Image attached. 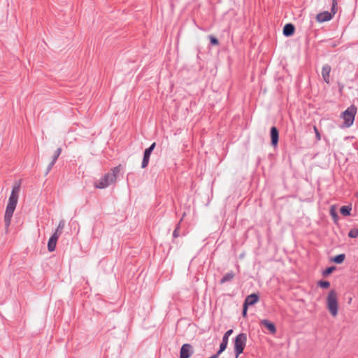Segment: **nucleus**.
Wrapping results in <instances>:
<instances>
[{
    "instance_id": "f257e3e1",
    "label": "nucleus",
    "mask_w": 358,
    "mask_h": 358,
    "mask_svg": "<svg viewBox=\"0 0 358 358\" xmlns=\"http://www.w3.org/2000/svg\"><path fill=\"white\" fill-rule=\"evenodd\" d=\"M19 193L20 185H15L13 187L10 195L9 196L8 202L4 215V222L6 227H8L10 224L13 213L15 210L17 203L18 202Z\"/></svg>"
},
{
    "instance_id": "f03ea898",
    "label": "nucleus",
    "mask_w": 358,
    "mask_h": 358,
    "mask_svg": "<svg viewBox=\"0 0 358 358\" xmlns=\"http://www.w3.org/2000/svg\"><path fill=\"white\" fill-rule=\"evenodd\" d=\"M120 171V166L114 167L110 172L100 178L94 183V187L99 189H104L111 184L115 182L117 175Z\"/></svg>"
},
{
    "instance_id": "7ed1b4c3",
    "label": "nucleus",
    "mask_w": 358,
    "mask_h": 358,
    "mask_svg": "<svg viewBox=\"0 0 358 358\" xmlns=\"http://www.w3.org/2000/svg\"><path fill=\"white\" fill-rule=\"evenodd\" d=\"M326 308L333 317L338 315L339 303L338 293L334 289L329 290L326 297Z\"/></svg>"
},
{
    "instance_id": "20e7f679",
    "label": "nucleus",
    "mask_w": 358,
    "mask_h": 358,
    "mask_svg": "<svg viewBox=\"0 0 358 358\" xmlns=\"http://www.w3.org/2000/svg\"><path fill=\"white\" fill-rule=\"evenodd\" d=\"M357 108L352 105L341 114V118L343 120V127H350L353 124Z\"/></svg>"
},
{
    "instance_id": "39448f33",
    "label": "nucleus",
    "mask_w": 358,
    "mask_h": 358,
    "mask_svg": "<svg viewBox=\"0 0 358 358\" xmlns=\"http://www.w3.org/2000/svg\"><path fill=\"white\" fill-rule=\"evenodd\" d=\"M246 341L247 336L245 334L242 333L236 336L234 341V350L236 352V358H238V356L243 352L246 345Z\"/></svg>"
},
{
    "instance_id": "423d86ee",
    "label": "nucleus",
    "mask_w": 358,
    "mask_h": 358,
    "mask_svg": "<svg viewBox=\"0 0 358 358\" xmlns=\"http://www.w3.org/2000/svg\"><path fill=\"white\" fill-rule=\"evenodd\" d=\"M336 5H337L336 0H332L331 13H329L328 11H324V12L320 13L316 16L317 21L320 23H322V22L330 20L336 13Z\"/></svg>"
},
{
    "instance_id": "0eeeda50",
    "label": "nucleus",
    "mask_w": 358,
    "mask_h": 358,
    "mask_svg": "<svg viewBox=\"0 0 358 358\" xmlns=\"http://www.w3.org/2000/svg\"><path fill=\"white\" fill-rule=\"evenodd\" d=\"M193 354V348L190 344L185 343L182 345L180 351V358H189Z\"/></svg>"
},
{
    "instance_id": "6e6552de",
    "label": "nucleus",
    "mask_w": 358,
    "mask_h": 358,
    "mask_svg": "<svg viewBox=\"0 0 358 358\" xmlns=\"http://www.w3.org/2000/svg\"><path fill=\"white\" fill-rule=\"evenodd\" d=\"M156 145L155 143H153L148 148L145 149L144 152L143 159L142 162V168H145L150 160V156Z\"/></svg>"
},
{
    "instance_id": "1a4fd4ad",
    "label": "nucleus",
    "mask_w": 358,
    "mask_h": 358,
    "mask_svg": "<svg viewBox=\"0 0 358 358\" xmlns=\"http://www.w3.org/2000/svg\"><path fill=\"white\" fill-rule=\"evenodd\" d=\"M232 333H233V330L229 329L224 334V335L222 338V341L220 345V350L218 351V354H220L227 348L229 337L230 336V335Z\"/></svg>"
},
{
    "instance_id": "9d476101",
    "label": "nucleus",
    "mask_w": 358,
    "mask_h": 358,
    "mask_svg": "<svg viewBox=\"0 0 358 358\" xmlns=\"http://www.w3.org/2000/svg\"><path fill=\"white\" fill-rule=\"evenodd\" d=\"M59 234L54 233L53 235L50 238L48 243V248L50 252H52L55 250L56 244L59 238Z\"/></svg>"
},
{
    "instance_id": "9b49d317",
    "label": "nucleus",
    "mask_w": 358,
    "mask_h": 358,
    "mask_svg": "<svg viewBox=\"0 0 358 358\" xmlns=\"http://www.w3.org/2000/svg\"><path fill=\"white\" fill-rule=\"evenodd\" d=\"M279 133L276 127H273L271 129V145L276 147L278 143Z\"/></svg>"
},
{
    "instance_id": "f8f14e48",
    "label": "nucleus",
    "mask_w": 358,
    "mask_h": 358,
    "mask_svg": "<svg viewBox=\"0 0 358 358\" xmlns=\"http://www.w3.org/2000/svg\"><path fill=\"white\" fill-rule=\"evenodd\" d=\"M259 301V296L257 294H252L248 296L245 300L244 304L247 306H252Z\"/></svg>"
},
{
    "instance_id": "ddd939ff",
    "label": "nucleus",
    "mask_w": 358,
    "mask_h": 358,
    "mask_svg": "<svg viewBox=\"0 0 358 358\" xmlns=\"http://www.w3.org/2000/svg\"><path fill=\"white\" fill-rule=\"evenodd\" d=\"M260 324L264 326L272 334L276 333L275 326L271 322L267 320H263L260 322Z\"/></svg>"
},
{
    "instance_id": "4468645a",
    "label": "nucleus",
    "mask_w": 358,
    "mask_h": 358,
    "mask_svg": "<svg viewBox=\"0 0 358 358\" xmlns=\"http://www.w3.org/2000/svg\"><path fill=\"white\" fill-rule=\"evenodd\" d=\"M330 72H331V66H329L328 64H326L322 67V76L324 80L327 83H329Z\"/></svg>"
},
{
    "instance_id": "2eb2a0df",
    "label": "nucleus",
    "mask_w": 358,
    "mask_h": 358,
    "mask_svg": "<svg viewBox=\"0 0 358 358\" xmlns=\"http://www.w3.org/2000/svg\"><path fill=\"white\" fill-rule=\"evenodd\" d=\"M294 26L292 24H287L283 28V34L287 36H292L294 32Z\"/></svg>"
},
{
    "instance_id": "dca6fc26",
    "label": "nucleus",
    "mask_w": 358,
    "mask_h": 358,
    "mask_svg": "<svg viewBox=\"0 0 358 358\" xmlns=\"http://www.w3.org/2000/svg\"><path fill=\"white\" fill-rule=\"evenodd\" d=\"M234 275H234V273L232 271L229 272V273H226L223 276V278H222L220 282L222 284H223V283H224V282H226L227 281H230V280H231L234 278Z\"/></svg>"
},
{
    "instance_id": "f3484780",
    "label": "nucleus",
    "mask_w": 358,
    "mask_h": 358,
    "mask_svg": "<svg viewBox=\"0 0 358 358\" xmlns=\"http://www.w3.org/2000/svg\"><path fill=\"white\" fill-rule=\"evenodd\" d=\"M352 210V207L350 206H343L341 208L340 211L341 213L343 216H348L350 215V211Z\"/></svg>"
},
{
    "instance_id": "a211bd4d",
    "label": "nucleus",
    "mask_w": 358,
    "mask_h": 358,
    "mask_svg": "<svg viewBox=\"0 0 358 358\" xmlns=\"http://www.w3.org/2000/svg\"><path fill=\"white\" fill-rule=\"evenodd\" d=\"M345 259V255L344 254H341L335 256L332 258L331 261L336 264H342Z\"/></svg>"
},
{
    "instance_id": "6ab92c4d",
    "label": "nucleus",
    "mask_w": 358,
    "mask_h": 358,
    "mask_svg": "<svg viewBox=\"0 0 358 358\" xmlns=\"http://www.w3.org/2000/svg\"><path fill=\"white\" fill-rule=\"evenodd\" d=\"M330 214L334 221L335 223L338 222V216L336 213V209L335 206H331L330 208Z\"/></svg>"
},
{
    "instance_id": "aec40b11",
    "label": "nucleus",
    "mask_w": 358,
    "mask_h": 358,
    "mask_svg": "<svg viewBox=\"0 0 358 358\" xmlns=\"http://www.w3.org/2000/svg\"><path fill=\"white\" fill-rule=\"evenodd\" d=\"M317 285L321 288L327 289L330 286V282L324 280H320L317 282Z\"/></svg>"
},
{
    "instance_id": "412c9836",
    "label": "nucleus",
    "mask_w": 358,
    "mask_h": 358,
    "mask_svg": "<svg viewBox=\"0 0 358 358\" xmlns=\"http://www.w3.org/2000/svg\"><path fill=\"white\" fill-rule=\"evenodd\" d=\"M61 152H62V148H57V150L55 152L54 155H53V159L51 162L52 166L55 163L56 160L57 159L59 155L61 154Z\"/></svg>"
},
{
    "instance_id": "4be33fe9",
    "label": "nucleus",
    "mask_w": 358,
    "mask_h": 358,
    "mask_svg": "<svg viewBox=\"0 0 358 358\" xmlns=\"http://www.w3.org/2000/svg\"><path fill=\"white\" fill-rule=\"evenodd\" d=\"M348 236L352 238H357L358 236V229L353 228L350 229L348 233Z\"/></svg>"
},
{
    "instance_id": "5701e85b",
    "label": "nucleus",
    "mask_w": 358,
    "mask_h": 358,
    "mask_svg": "<svg viewBox=\"0 0 358 358\" xmlns=\"http://www.w3.org/2000/svg\"><path fill=\"white\" fill-rule=\"evenodd\" d=\"M64 222L63 220H62L59 222V225H58L55 233H57V234H59V236L60 234H62V229H64Z\"/></svg>"
},
{
    "instance_id": "b1692460",
    "label": "nucleus",
    "mask_w": 358,
    "mask_h": 358,
    "mask_svg": "<svg viewBox=\"0 0 358 358\" xmlns=\"http://www.w3.org/2000/svg\"><path fill=\"white\" fill-rule=\"evenodd\" d=\"M313 130L315 134V137H316L317 141H320L321 140V134L316 126H313Z\"/></svg>"
},
{
    "instance_id": "393cba45",
    "label": "nucleus",
    "mask_w": 358,
    "mask_h": 358,
    "mask_svg": "<svg viewBox=\"0 0 358 358\" xmlns=\"http://www.w3.org/2000/svg\"><path fill=\"white\" fill-rule=\"evenodd\" d=\"M335 267L334 266H330L329 268H327L324 272H323V275H328L329 274H331L334 270H335Z\"/></svg>"
},
{
    "instance_id": "a878e982",
    "label": "nucleus",
    "mask_w": 358,
    "mask_h": 358,
    "mask_svg": "<svg viewBox=\"0 0 358 358\" xmlns=\"http://www.w3.org/2000/svg\"><path fill=\"white\" fill-rule=\"evenodd\" d=\"M209 38H210V43L213 45H216L218 44V41H217V39L215 37H214L213 36H210Z\"/></svg>"
},
{
    "instance_id": "bb28decb",
    "label": "nucleus",
    "mask_w": 358,
    "mask_h": 358,
    "mask_svg": "<svg viewBox=\"0 0 358 358\" xmlns=\"http://www.w3.org/2000/svg\"><path fill=\"white\" fill-rule=\"evenodd\" d=\"M173 236L174 238H177L179 236V224L176 227V229L174 230Z\"/></svg>"
},
{
    "instance_id": "cd10ccee",
    "label": "nucleus",
    "mask_w": 358,
    "mask_h": 358,
    "mask_svg": "<svg viewBox=\"0 0 358 358\" xmlns=\"http://www.w3.org/2000/svg\"><path fill=\"white\" fill-rule=\"evenodd\" d=\"M248 307V306H247L245 304H243V316L244 317H245L246 315H247Z\"/></svg>"
},
{
    "instance_id": "c85d7f7f",
    "label": "nucleus",
    "mask_w": 358,
    "mask_h": 358,
    "mask_svg": "<svg viewBox=\"0 0 358 358\" xmlns=\"http://www.w3.org/2000/svg\"><path fill=\"white\" fill-rule=\"evenodd\" d=\"M219 355L220 354L217 353V355L211 356L210 358H217Z\"/></svg>"
},
{
    "instance_id": "c756f323",
    "label": "nucleus",
    "mask_w": 358,
    "mask_h": 358,
    "mask_svg": "<svg viewBox=\"0 0 358 358\" xmlns=\"http://www.w3.org/2000/svg\"><path fill=\"white\" fill-rule=\"evenodd\" d=\"M185 215H186V213H184L182 214V218L185 216Z\"/></svg>"
},
{
    "instance_id": "7c9ffc66",
    "label": "nucleus",
    "mask_w": 358,
    "mask_h": 358,
    "mask_svg": "<svg viewBox=\"0 0 358 358\" xmlns=\"http://www.w3.org/2000/svg\"><path fill=\"white\" fill-rule=\"evenodd\" d=\"M357 196H358V192H357Z\"/></svg>"
}]
</instances>
